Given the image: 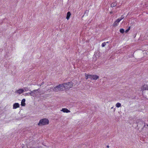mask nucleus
I'll use <instances>...</instances> for the list:
<instances>
[{
  "instance_id": "f257e3e1",
  "label": "nucleus",
  "mask_w": 148,
  "mask_h": 148,
  "mask_svg": "<svg viewBox=\"0 0 148 148\" xmlns=\"http://www.w3.org/2000/svg\"><path fill=\"white\" fill-rule=\"evenodd\" d=\"M49 123V120L45 118L40 120L38 125L39 126H41L48 124Z\"/></svg>"
},
{
  "instance_id": "f03ea898",
  "label": "nucleus",
  "mask_w": 148,
  "mask_h": 148,
  "mask_svg": "<svg viewBox=\"0 0 148 148\" xmlns=\"http://www.w3.org/2000/svg\"><path fill=\"white\" fill-rule=\"evenodd\" d=\"M73 82H70L66 83H64L62 85H63L62 87L63 88H64L65 89H69L73 87Z\"/></svg>"
},
{
  "instance_id": "7ed1b4c3",
  "label": "nucleus",
  "mask_w": 148,
  "mask_h": 148,
  "mask_svg": "<svg viewBox=\"0 0 148 148\" xmlns=\"http://www.w3.org/2000/svg\"><path fill=\"white\" fill-rule=\"evenodd\" d=\"M63 85L60 84L54 87L53 90L55 92H58L62 91L63 90Z\"/></svg>"
},
{
  "instance_id": "20e7f679",
  "label": "nucleus",
  "mask_w": 148,
  "mask_h": 148,
  "mask_svg": "<svg viewBox=\"0 0 148 148\" xmlns=\"http://www.w3.org/2000/svg\"><path fill=\"white\" fill-rule=\"evenodd\" d=\"M124 17L122 15L121 17L119 18L116 21H115L113 24V25L114 26H117L120 21Z\"/></svg>"
},
{
  "instance_id": "39448f33",
  "label": "nucleus",
  "mask_w": 148,
  "mask_h": 148,
  "mask_svg": "<svg viewBox=\"0 0 148 148\" xmlns=\"http://www.w3.org/2000/svg\"><path fill=\"white\" fill-rule=\"evenodd\" d=\"M141 89L143 90H148V85L144 84L142 87Z\"/></svg>"
},
{
  "instance_id": "423d86ee",
  "label": "nucleus",
  "mask_w": 148,
  "mask_h": 148,
  "mask_svg": "<svg viewBox=\"0 0 148 148\" xmlns=\"http://www.w3.org/2000/svg\"><path fill=\"white\" fill-rule=\"evenodd\" d=\"M19 107V105L18 103H15L13 104V108L16 109Z\"/></svg>"
},
{
  "instance_id": "0eeeda50",
  "label": "nucleus",
  "mask_w": 148,
  "mask_h": 148,
  "mask_svg": "<svg viewBox=\"0 0 148 148\" xmlns=\"http://www.w3.org/2000/svg\"><path fill=\"white\" fill-rule=\"evenodd\" d=\"M61 111L63 112H66V113L69 112H70V110H68L67 108H62Z\"/></svg>"
},
{
  "instance_id": "6e6552de",
  "label": "nucleus",
  "mask_w": 148,
  "mask_h": 148,
  "mask_svg": "<svg viewBox=\"0 0 148 148\" xmlns=\"http://www.w3.org/2000/svg\"><path fill=\"white\" fill-rule=\"evenodd\" d=\"M85 78L86 79H87L88 78H92V75H87L86 74H85Z\"/></svg>"
},
{
  "instance_id": "1a4fd4ad",
  "label": "nucleus",
  "mask_w": 148,
  "mask_h": 148,
  "mask_svg": "<svg viewBox=\"0 0 148 148\" xmlns=\"http://www.w3.org/2000/svg\"><path fill=\"white\" fill-rule=\"evenodd\" d=\"M71 15V14L70 12H69L67 13L66 18L67 20H69V19Z\"/></svg>"
},
{
  "instance_id": "9d476101",
  "label": "nucleus",
  "mask_w": 148,
  "mask_h": 148,
  "mask_svg": "<svg viewBox=\"0 0 148 148\" xmlns=\"http://www.w3.org/2000/svg\"><path fill=\"white\" fill-rule=\"evenodd\" d=\"M136 123L137 124H140V123H144V121L142 120V119H138L136 121Z\"/></svg>"
},
{
  "instance_id": "9b49d317",
  "label": "nucleus",
  "mask_w": 148,
  "mask_h": 148,
  "mask_svg": "<svg viewBox=\"0 0 148 148\" xmlns=\"http://www.w3.org/2000/svg\"><path fill=\"white\" fill-rule=\"evenodd\" d=\"M23 92V89H19V90H17L16 92L19 94H20Z\"/></svg>"
},
{
  "instance_id": "f8f14e48",
  "label": "nucleus",
  "mask_w": 148,
  "mask_h": 148,
  "mask_svg": "<svg viewBox=\"0 0 148 148\" xmlns=\"http://www.w3.org/2000/svg\"><path fill=\"white\" fill-rule=\"evenodd\" d=\"M99 78V76L96 75H93V80H96Z\"/></svg>"
},
{
  "instance_id": "ddd939ff",
  "label": "nucleus",
  "mask_w": 148,
  "mask_h": 148,
  "mask_svg": "<svg viewBox=\"0 0 148 148\" xmlns=\"http://www.w3.org/2000/svg\"><path fill=\"white\" fill-rule=\"evenodd\" d=\"M25 99H23L21 102V105L22 106H24L25 105Z\"/></svg>"
},
{
  "instance_id": "4468645a",
  "label": "nucleus",
  "mask_w": 148,
  "mask_h": 148,
  "mask_svg": "<svg viewBox=\"0 0 148 148\" xmlns=\"http://www.w3.org/2000/svg\"><path fill=\"white\" fill-rule=\"evenodd\" d=\"M117 5V3L116 2H114L112 3L111 4V7H113L116 6Z\"/></svg>"
},
{
  "instance_id": "2eb2a0df",
  "label": "nucleus",
  "mask_w": 148,
  "mask_h": 148,
  "mask_svg": "<svg viewBox=\"0 0 148 148\" xmlns=\"http://www.w3.org/2000/svg\"><path fill=\"white\" fill-rule=\"evenodd\" d=\"M109 43L108 42H103L102 44V45H101L102 47H104L106 45V43Z\"/></svg>"
},
{
  "instance_id": "dca6fc26",
  "label": "nucleus",
  "mask_w": 148,
  "mask_h": 148,
  "mask_svg": "<svg viewBox=\"0 0 148 148\" xmlns=\"http://www.w3.org/2000/svg\"><path fill=\"white\" fill-rule=\"evenodd\" d=\"M121 104L119 103H117L116 105V106L117 108H119L121 106Z\"/></svg>"
},
{
  "instance_id": "f3484780",
  "label": "nucleus",
  "mask_w": 148,
  "mask_h": 148,
  "mask_svg": "<svg viewBox=\"0 0 148 148\" xmlns=\"http://www.w3.org/2000/svg\"><path fill=\"white\" fill-rule=\"evenodd\" d=\"M23 92L24 91H28L29 90V89L27 87H25L23 88Z\"/></svg>"
},
{
  "instance_id": "a211bd4d",
  "label": "nucleus",
  "mask_w": 148,
  "mask_h": 148,
  "mask_svg": "<svg viewBox=\"0 0 148 148\" xmlns=\"http://www.w3.org/2000/svg\"><path fill=\"white\" fill-rule=\"evenodd\" d=\"M120 32L122 33H123L124 32V30L123 29H121L120 30Z\"/></svg>"
},
{
  "instance_id": "6ab92c4d",
  "label": "nucleus",
  "mask_w": 148,
  "mask_h": 148,
  "mask_svg": "<svg viewBox=\"0 0 148 148\" xmlns=\"http://www.w3.org/2000/svg\"><path fill=\"white\" fill-rule=\"evenodd\" d=\"M130 27L128 28L125 31V32L126 33H127L128 32L129 30H130Z\"/></svg>"
},
{
  "instance_id": "aec40b11",
  "label": "nucleus",
  "mask_w": 148,
  "mask_h": 148,
  "mask_svg": "<svg viewBox=\"0 0 148 148\" xmlns=\"http://www.w3.org/2000/svg\"><path fill=\"white\" fill-rule=\"evenodd\" d=\"M144 123V127H145V123L144 121V123Z\"/></svg>"
},
{
  "instance_id": "412c9836",
  "label": "nucleus",
  "mask_w": 148,
  "mask_h": 148,
  "mask_svg": "<svg viewBox=\"0 0 148 148\" xmlns=\"http://www.w3.org/2000/svg\"><path fill=\"white\" fill-rule=\"evenodd\" d=\"M112 12L111 11L110 12V14H112Z\"/></svg>"
},
{
  "instance_id": "4be33fe9",
  "label": "nucleus",
  "mask_w": 148,
  "mask_h": 148,
  "mask_svg": "<svg viewBox=\"0 0 148 148\" xmlns=\"http://www.w3.org/2000/svg\"><path fill=\"white\" fill-rule=\"evenodd\" d=\"M107 147L108 148H109V146H108H108H107Z\"/></svg>"
},
{
  "instance_id": "5701e85b",
  "label": "nucleus",
  "mask_w": 148,
  "mask_h": 148,
  "mask_svg": "<svg viewBox=\"0 0 148 148\" xmlns=\"http://www.w3.org/2000/svg\"><path fill=\"white\" fill-rule=\"evenodd\" d=\"M119 8V6L117 7L116 8Z\"/></svg>"
},
{
  "instance_id": "b1692460",
  "label": "nucleus",
  "mask_w": 148,
  "mask_h": 148,
  "mask_svg": "<svg viewBox=\"0 0 148 148\" xmlns=\"http://www.w3.org/2000/svg\"><path fill=\"white\" fill-rule=\"evenodd\" d=\"M113 108V107H112L111 108V109H112Z\"/></svg>"
},
{
  "instance_id": "393cba45",
  "label": "nucleus",
  "mask_w": 148,
  "mask_h": 148,
  "mask_svg": "<svg viewBox=\"0 0 148 148\" xmlns=\"http://www.w3.org/2000/svg\"><path fill=\"white\" fill-rule=\"evenodd\" d=\"M147 126H148V124L147 125Z\"/></svg>"
}]
</instances>
